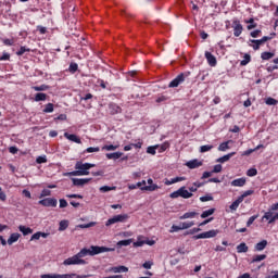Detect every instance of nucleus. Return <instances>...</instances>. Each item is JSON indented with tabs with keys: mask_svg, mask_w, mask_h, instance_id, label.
<instances>
[{
	"mask_svg": "<svg viewBox=\"0 0 278 278\" xmlns=\"http://www.w3.org/2000/svg\"><path fill=\"white\" fill-rule=\"evenodd\" d=\"M88 249H81L77 254L73 255L72 257L66 258L63 262L64 266H86L87 262L84 257H87Z\"/></svg>",
	"mask_w": 278,
	"mask_h": 278,
	"instance_id": "nucleus-1",
	"label": "nucleus"
},
{
	"mask_svg": "<svg viewBox=\"0 0 278 278\" xmlns=\"http://www.w3.org/2000/svg\"><path fill=\"white\" fill-rule=\"evenodd\" d=\"M90 168H94L92 163H83L81 161L76 162L74 172H70V177H84V175H90Z\"/></svg>",
	"mask_w": 278,
	"mask_h": 278,
	"instance_id": "nucleus-2",
	"label": "nucleus"
},
{
	"mask_svg": "<svg viewBox=\"0 0 278 278\" xmlns=\"http://www.w3.org/2000/svg\"><path fill=\"white\" fill-rule=\"evenodd\" d=\"M179 197H181V199H192L193 194L188 191L186 187H180L178 190L169 194L170 199H179Z\"/></svg>",
	"mask_w": 278,
	"mask_h": 278,
	"instance_id": "nucleus-3",
	"label": "nucleus"
},
{
	"mask_svg": "<svg viewBox=\"0 0 278 278\" xmlns=\"http://www.w3.org/2000/svg\"><path fill=\"white\" fill-rule=\"evenodd\" d=\"M114 251V248L91 245L90 250L87 249L88 255H99L100 253H110Z\"/></svg>",
	"mask_w": 278,
	"mask_h": 278,
	"instance_id": "nucleus-4",
	"label": "nucleus"
},
{
	"mask_svg": "<svg viewBox=\"0 0 278 278\" xmlns=\"http://www.w3.org/2000/svg\"><path fill=\"white\" fill-rule=\"evenodd\" d=\"M218 233H220V230L212 229V230L204 231V232L193 236V240H205L207 238H216V236H218Z\"/></svg>",
	"mask_w": 278,
	"mask_h": 278,
	"instance_id": "nucleus-5",
	"label": "nucleus"
},
{
	"mask_svg": "<svg viewBox=\"0 0 278 278\" xmlns=\"http://www.w3.org/2000/svg\"><path fill=\"white\" fill-rule=\"evenodd\" d=\"M186 77H188V74L180 73L176 78H174L169 85L168 88H178L186 81Z\"/></svg>",
	"mask_w": 278,
	"mask_h": 278,
	"instance_id": "nucleus-6",
	"label": "nucleus"
},
{
	"mask_svg": "<svg viewBox=\"0 0 278 278\" xmlns=\"http://www.w3.org/2000/svg\"><path fill=\"white\" fill-rule=\"evenodd\" d=\"M232 28H233V36L236 38H239V36L242 35V31H244V27L242 26V24L240 23V20H235L232 22Z\"/></svg>",
	"mask_w": 278,
	"mask_h": 278,
	"instance_id": "nucleus-7",
	"label": "nucleus"
},
{
	"mask_svg": "<svg viewBox=\"0 0 278 278\" xmlns=\"http://www.w3.org/2000/svg\"><path fill=\"white\" fill-rule=\"evenodd\" d=\"M39 205L43 207H58V200L55 198H46L39 201Z\"/></svg>",
	"mask_w": 278,
	"mask_h": 278,
	"instance_id": "nucleus-8",
	"label": "nucleus"
},
{
	"mask_svg": "<svg viewBox=\"0 0 278 278\" xmlns=\"http://www.w3.org/2000/svg\"><path fill=\"white\" fill-rule=\"evenodd\" d=\"M204 56L206 58V62L208 64V66H216L218 64V61L216 60V56H214V54H212V52L206 51L204 53Z\"/></svg>",
	"mask_w": 278,
	"mask_h": 278,
	"instance_id": "nucleus-9",
	"label": "nucleus"
},
{
	"mask_svg": "<svg viewBox=\"0 0 278 278\" xmlns=\"http://www.w3.org/2000/svg\"><path fill=\"white\" fill-rule=\"evenodd\" d=\"M92 181V178H72L73 186H86V184H90Z\"/></svg>",
	"mask_w": 278,
	"mask_h": 278,
	"instance_id": "nucleus-10",
	"label": "nucleus"
},
{
	"mask_svg": "<svg viewBox=\"0 0 278 278\" xmlns=\"http://www.w3.org/2000/svg\"><path fill=\"white\" fill-rule=\"evenodd\" d=\"M75 275H64V274H43L40 278H73Z\"/></svg>",
	"mask_w": 278,
	"mask_h": 278,
	"instance_id": "nucleus-11",
	"label": "nucleus"
},
{
	"mask_svg": "<svg viewBox=\"0 0 278 278\" xmlns=\"http://www.w3.org/2000/svg\"><path fill=\"white\" fill-rule=\"evenodd\" d=\"M64 138L71 140V142H75L76 144H81V139L77 135H71L68 132H64Z\"/></svg>",
	"mask_w": 278,
	"mask_h": 278,
	"instance_id": "nucleus-12",
	"label": "nucleus"
},
{
	"mask_svg": "<svg viewBox=\"0 0 278 278\" xmlns=\"http://www.w3.org/2000/svg\"><path fill=\"white\" fill-rule=\"evenodd\" d=\"M230 184L235 188H242L243 186L247 185V178H237V179L232 180Z\"/></svg>",
	"mask_w": 278,
	"mask_h": 278,
	"instance_id": "nucleus-13",
	"label": "nucleus"
},
{
	"mask_svg": "<svg viewBox=\"0 0 278 278\" xmlns=\"http://www.w3.org/2000/svg\"><path fill=\"white\" fill-rule=\"evenodd\" d=\"M197 216H199V213L197 211H191V212H187L185 214H182L179 219L180 220H186L188 218H197Z\"/></svg>",
	"mask_w": 278,
	"mask_h": 278,
	"instance_id": "nucleus-14",
	"label": "nucleus"
},
{
	"mask_svg": "<svg viewBox=\"0 0 278 278\" xmlns=\"http://www.w3.org/2000/svg\"><path fill=\"white\" fill-rule=\"evenodd\" d=\"M186 166H188V168H199V166H203V162L199 161V160H192L186 163Z\"/></svg>",
	"mask_w": 278,
	"mask_h": 278,
	"instance_id": "nucleus-15",
	"label": "nucleus"
},
{
	"mask_svg": "<svg viewBox=\"0 0 278 278\" xmlns=\"http://www.w3.org/2000/svg\"><path fill=\"white\" fill-rule=\"evenodd\" d=\"M18 238H21V233L13 232V233H11V236L9 237L7 242L10 247H12V244H14V242H18Z\"/></svg>",
	"mask_w": 278,
	"mask_h": 278,
	"instance_id": "nucleus-16",
	"label": "nucleus"
},
{
	"mask_svg": "<svg viewBox=\"0 0 278 278\" xmlns=\"http://www.w3.org/2000/svg\"><path fill=\"white\" fill-rule=\"evenodd\" d=\"M110 270L111 273H129V268L125 265L112 267Z\"/></svg>",
	"mask_w": 278,
	"mask_h": 278,
	"instance_id": "nucleus-17",
	"label": "nucleus"
},
{
	"mask_svg": "<svg viewBox=\"0 0 278 278\" xmlns=\"http://www.w3.org/2000/svg\"><path fill=\"white\" fill-rule=\"evenodd\" d=\"M109 109H110L111 114H121V112H123L121 106H118V104H116V103H111L109 105Z\"/></svg>",
	"mask_w": 278,
	"mask_h": 278,
	"instance_id": "nucleus-18",
	"label": "nucleus"
},
{
	"mask_svg": "<svg viewBox=\"0 0 278 278\" xmlns=\"http://www.w3.org/2000/svg\"><path fill=\"white\" fill-rule=\"evenodd\" d=\"M106 160H121L123 157V152H113L105 154Z\"/></svg>",
	"mask_w": 278,
	"mask_h": 278,
	"instance_id": "nucleus-19",
	"label": "nucleus"
},
{
	"mask_svg": "<svg viewBox=\"0 0 278 278\" xmlns=\"http://www.w3.org/2000/svg\"><path fill=\"white\" fill-rule=\"evenodd\" d=\"M233 155H236V152H230V153L217 159V162H219V164H225V162H229V160H231V157H233Z\"/></svg>",
	"mask_w": 278,
	"mask_h": 278,
	"instance_id": "nucleus-20",
	"label": "nucleus"
},
{
	"mask_svg": "<svg viewBox=\"0 0 278 278\" xmlns=\"http://www.w3.org/2000/svg\"><path fill=\"white\" fill-rule=\"evenodd\" d=\"M266 247H268V241L262 240L255 244L254 249H255V251H264V249H266Z\"/></svg>",
	"mask_w": 278,
	"mask_h": 278,
	"instance_id": "nucleus-21",
	"label": "nucleus"
},
{
	"mask_svg": "<svg viewBox=\"0 0 278 278\" xmlns=\"http://www.w3.org/2000/svg\"><path fill=\"white\" fill-rule=\"evenodd\" d=\"M159 189L160 187L156 184L141 187L142 191H148V192H155V190H159Z\"/></svg>",
	"mask_w": 278,
	"mask_h": 278,
	"instance_id": "nucleus-22",
	"label": "nucleus"
},
{
	"mask_svg": "<svg viewBox=\"0 0 278 278\" xmlns=\"http://www.w3.org/2000/svg\"><path fill=\"white\" fill-rule=\"evenodd\" d=\"M20 231L23 233V236H29V233H34V229L27 227V226H18Z\"/></svg>",
	"mask_w": 278,
	"mask_h": 278,
	"instance_id": "nucleus-23",
	"label": "nucleus"
},
{
	"mask_svg": "<svg viewBox=\"0 0 278 278\" xmlns=\"http://www.w3.org/2000/svg\"><path fill=\"white\" fill-rule=\"evenodd\" d=\"M249 251V245L247 243L242 242L239 245H237V253H247Z\"/></svg>",
	"mask_w": 278,
	"mask_h": 278,
	"instance_id": "nucleus-24",
	"label": "nucleus"
},
{
	"mask_svg": "<svg viewBox=\"0 0 278 278\" xmlns=\"http://www.w3.org/2000/svg\"><path fill=\"white\" fill-rule=\"evenodd\" d=\"M250 42H252V48L254 51H258L260 47L264 45L260 39H251Z\"/></svg>",
	"mask_w": 278,
	"mask_h": 278,
	"instance_id": "nucleus-25",
	"label": "nucleus"
},
{
	"mask_svg": "<svg viewBox=\"0 0 278 278\" xmlns=\"http://www.w3.org/2000/svg\"><path fill=\"white\" fill-rule=\"evenodd\" d=\"M115 218L117 219V223H127V220H129V215L119 214V215H115Z\"/></svg>",
	"mask_w": 278,
	"mask_h": 278,
	"instance_id": "nucleus-26",
	"label": "nucleus"
},
{
	"mask_svg": "<svg viewBox=\"0 0 278 278\" xmlns=\"http://www.w3.org/2000/svg\"><path fill=\"white\" fill-rule=\"evenodd\" d=\"M266 254H258V255H254L252 258V264H255L257 262H264V260H266Z\"/></svg>",
	"mask_w": 278,
	"mask_h": 278,
	"instance_id": "nucleus-27",
	"label": "nucleus"
},
{
	"mask_svg": "<svg viewBox=\"0 0 278 278\" xmlns=\"http://www.w3.org/2000/svg\"><path fill=\"white\" fill-rule=\"evenodd\" d=\"M245 23L250 24L247 26V29H249V31H251V29H255V27H257V23H255V20L253 17L245 21Z\"/></svg>",
	"mask_w": 278,
	"mask_h": 278,
	"instance_id": "nucleus-28",
	"label": "nucleus"
},
{
	"mask_svg": "<svg viewBox=\"0 0 278 278\" xmlns=\"http://www.w3.org/2000/svg\"><path fill=\"white\" fill-rule=\"evenodd\" d=\"M214 212H216V208H210V210L202 212V214L200 216H201V218H208V216H213Z\"/></svg>",
	"mask_w": 278,
	"mask_h": 278,
	"instance_id": "nucleus-29",
	"label": "nucleus"
},
{
	"mask_svg": "<svg viewBox=\"0 0 278 278\" xmlns=\"http://www.w3.org/2000/svg\"><path fill=\"white\" fill-rule=\"evenodd\" d=\"M68 229V220L63 219L59 224V231H66Z\"/></svg>",
	"mask_w": 278,
	"mask_h": 278,
	"instance_id": "nucleus-30",
	"label": "nucleus"
},
{
	"mask_svg": "<svg viewBox=\"0 0 278 278\" xmlns=\"http://www.w3.org/2000/svg\"><path fill=\"white\" fill-rule=\"evenodd\" d=\"M240 203H242L240 198H238L235 202H232L231 205L229 206L231 212H236V210L240 207Z\"/></svg>",
	"mask_w": 278,
	"mask_h": 278,
	"instance_id": "nucleus-31",
	"label": "nucleus"
},
{
	"mask_svg": "<svg viewBox=\"0 0 278 278\" xmlns=\"http://www.w3.org/2000/svg\"><path fill=\"white\" fill-rule=\"evenodd\" d=\"M35 101H47V93L38 92L35 94Z\"/></svg>",
	"mask_w": 278,
	"mask_h": 278,
	"instance_id": "nucleus-32",
	"label": "nucleus"
},
{
	"mask_svg": "<svg viewBox=\"0 0 278 278\" xmlns=\"http://www.w3.org/2000/svg\"><path fill=\"white\" fill-rule=\"evenodd\" d=\"M129 244H131V239L121 240L117 242V248L129 247Z\"/></svg>",
	"mask_w": 278,
	"mask_h": 278,
	"instance_id": "nucleus-33",
	"label": "nucleus"
},
{
	"mask_svg": "<svg viewBox=\"0 0 278 278\" xmlns=\"http://www.w3.org/2000/svg\"><path fill=\"white\" fill-rule=\"evenodd\" d=\"M229 143H231V140L222 142L218 147V151H227V149H229Z\"/></svg>",
	"mask_w": 278,
	"mask_h": 278,
	"instance_id": "nucleus-34",
	"label": "nucleus"
},
{
	"mask_svg": "<svg viewBox=\"0 0 278 278\" xmlns=\"http://www.w3.org/2000/svg\"><path fill=\"white\" fill-rule=\"evenodd\" d=\"M214 149V146L212 144H205L200 147V153H207V151H212Z\"/></svg>",
	"mask_w": 278,
	"mask_h": 278,
	"instance_id": "nucleus-35",
	"label": "nucleus"
},
{
	"mask_svg": "<svg viewBox=\"0 0 278 278\" xmlns=\"http://www.w3.org/2000/svg\"><path fill=\"white\" fill-rule=\"evenodd\" d=\"M29 51H31V49L25 47V46H22L20 48V50L16 52V55H24L25 53H29Z\"/></svg>",
	"mask_w": 278,
	"mask_h": 278,
	"instance_id": "nucleus-36",
	"label": "nucleus"
},
{
	"mask_svg": "<svg viewBox=\"0 0 278 278\" xmlns=\"http://www.w3.org/2000/svg\"><path fill=\"white\" fill-rule=\"evenodd\" d=\"M53 110H54L53 103H48L43 109V114H51Z\"/></svg>",
	"mask_w": 278,
	"mask_h": 278,
	"instance_id": "nucleus-37",
	"label": "nucleus"
},
{
	"mask_svg": "<svg viewBox=\"0 0 278 278\" xmlns=\"http://www.w3.org/2000/svg\"><path fill=\"white\" fill-rule=\"evenodd\" d=\"M181 229H190V227H194V222H184L180 223Z\"/></svg>",
	"mask_w": 278,
	"mask_h": 278,
	"instance_id": "nucleus-38",
	"label": "nucleus"
},
{
	"mask_svg": "<svg viewBox=\"0 0 278 278\" xmlns=\"http://www.w3.org/2000/svg\"><path fill=\"white\" fill-rule=\"evenodd\" d=\"M262 60H271V58H275V53L273 52H263L261 54Z\"/></svg>",
	"mask_w": 278,
	"mask_h": 278,
	"instance_id": "nucleus-39",
	"label": "nucleus"
},
{
	"mask_svg": "<svg viewBox=\"0 0 278 278\" xmlns=\"http://www.w3.org/2000/svg\"><path fill=\"white\" fill-rule=\"evenodd\" d=\"M251 62V54H244L243 60L240 62V66H247Z\"/></svg>",
	"mask_w": 278,
	"mask_h": 278,
	"instance_id": "nucleus-40",
	"label": "nucleus"
},
{
	"mask_svg": "<svg viewBox=\"0 0 278 278\" xmlns=\"http://www.w3.org/2000/svg\"><path fill=\"white\" fill-rule=\"evenodd\" d=\"M118 149V146L114 144H105L102 147V151H116Z\"/></svg>",
	"mask_w": 278,
	"mask_h": 278,
	"instance_id": "nucleus-41",
	"label": "nucleus"
},
{
	"mask_svg": "<svg viewBox=\"0 0 278 278\" xmlns=\"http://www.w3.org/2000/svg\"><path fill=\"white\" fill-rule=\"evenodd\" d=\"M157 149H160V146H150L147 149V153H149L150 155H155V153H156L155 150H157Z\"/></svg>",
	"mask_w": 278,
	"mask_h": 278,
	"instance_id": "nucleus-42",
	"label": "nucleus"
},
{
	"mask_svg": "<svg viewBox=\"0 0 278 278\" xmlns=\"http://www.w3.org/2000/svg\"><path fill=\"white\" fill-rule=\"evenodd\" d=\"M257 218H260L258 214L251 216L247 222V227H251L253 225V223H255V220H257Z\"/></svg>",
	"mask_w": 278,
	"mask_h": 278,
	"instance_id": "nucleus-43",
	"label": "nucleus"
},
{
	"mask_svg": "<svg viewBox=\"0 0 278 278\" xmlns=\"http://www.w3.org/2000/svg\"><path fill=\"white\" fill-rule=\"evenodd\" d=\"M97 225L96 222H90L88 224H80L78 225L79 229H90V227H94Z\"/></svg>",
	"mask_w": 278,
	"mask_h": 278,
	"instance_id": "nucleus-44",
	"label": "nucleus"
},
{
	"mask_svg": "<svg viewBox=\"0 0 278 278\" xmlns=\"http://www.w3.org/2000/svg\"><path fill=\"white\" fill-rule=\"evenodd\" d=\"M117 219H116V215L113 216L112 218H109L106 222H105V227H111V225H116Z\"/></svg>",
	"mask_w": 278,
	"mask_h": 278,
	"instance_id": "nucleus-45",
	"label": "nucleus"
},
{
	"mask_svg": "<svg viewBox=\"0 0 278 278\" xmlns=\"http://www.w3.org/2000/svg\"><path fill=\"white\" fill-rule=\"evenodd\" d=\"M49 87L47 85H41V86H35L33 87V90H35L36 92H43L45 90H47Z\"/></svg>",
	"mask_w": 278,
	"mask_h": 278,
	"instance_id": "nucleus-46",
	"label": "nucleus"
},
{
	"mask_svg": "<svg viewBox=\"0 0 278 278\" xmlns=\"http://www.w3.org/2000/svg\"><path fill=\"white\" fill-rule=\"evenodd\" d=\"M78 68H79V65L77 63H71L68 71L70 73H77Z\"/></svg>",
	"mask_w": 278,
	"mask_h": 278,
	"instance_id": "nucleus-47",
	"label": "nucleus"
},
{
	"mask_svg": "<svg viewBox=\"0 0 278 278\" xmlns=\"http://www.w3.org/2000/svg\"><path fill=\"white\" fill-rule=\"evenodd\" d=\"M273 217V211L265 212L264 216L262 217V222L268 220Z\"/></svg>",
	"mask_w": 278,
	"mask_h": 278,
	"instance_id": "nucleus-48",
	"label": "nucleus"
},
{
	"mask_svg": "<svg viewBox=\"0 0 278 278\" xmlns=\"http://www.w3.org/2000/svg\"><path fill=\"white\" fill-rule=\"evenodd\" d=\"M253 192H254L253 190H247L239 198L241 199V201H244V199H247V197H251Z\"/></svg>",
	"mask_w": 278,
	"mask_h": 278,
	"instance_id": "nucleus-49",
	"label": "nucleus"
},
{
	"mask_svg": "<svg viewBox=\"0 0 278 278\" xmlns=\"http://www.w3.org/2000/svg\"><path fill=\"white\" fill-rule=\"evenodd\" d=\"M37 164H47V155H41L36 159Z\"/></svg>",
	"mask_w": 278,
	"mask_h": 278,
	"instance_id": "nucleus-50",
	"label": "nucleus"
},
{
	"mask_svg": "<svg viewBox=\"0 0 278 278\" xmlns=\"http://www.w3.org/2000/svg\"><path fill=\"white\" fill-rule=\"evenodd\" d=\"M45 197H51V190L49 189H43L40 193L39 199H45Z\"/></svg>",
	"mask_w": 278,
	"mask_h": 278,
	"instance_id": "nucleus-51",
	"label": "nucleus"
},
{
	"mask_svg": "<svg viewBox=\"0 0 278 278\" xmlns=\"http://www.w3.org/2000/svg\"><path fill=\"white\" fill-rule=\"evenodd\" d=\"M112 190H116V187L103 186L100 188V192H110Z\"/></svg>",
	"mask_w": 278,
	"mask_h": 278,
	"instance_id": "nucleus-52",
	"label": "nucleus"
},
{
	"mask_svg": "<svg viewBox=\"0 0 278 278\" xmlns=\"http://www.w3.org/2000/svg\"><path fill=\"white\" fill-rule=\"evenodd\" d=\"M99 151H101L99 147H96V148L90 147L86 149V153H99Z\"/></svg>",
	"mask_w": 278,
	"mask_h": 278,
	"instance_id": "nucleus-53",
	"label": "nucleus"
},
{
	"mask_svg": "<svg viewBox=\"0 0 278 278\" xmlns=\"http://www.w3.org/2000/svg\"><path fill=\"white\" fill-rule=\"evenodd\" d=\"M248 177H255L257 175V169L256 168H250L247 172Z\"/></svg>",
	"mask_w": 278,
	"mask_h": 278,
	"instance_id": "nucleus-54",
	"label": "nucleus"
},
{
	"mask_svg": "<svg viewBox=\"0 0 278 278\" xmlns=\"http://www.w3.org/2000/svg\"><path fill=\"white\" fill-rule=\"evenodd\" d=\"M2 42L5 47H14V39H3Z\"/></svg>",
	"mask_w": 278,
	"mask_h": 278,
	"instance_id": "nucleus-55",
	"label": "nucleus"
},
{
	"mask_svg": "<svg viewBox=\"0 0 278 278\" xmlns=\"http://www.w3.org/2000/svg\"><path fill=\"white\" fill-rule=\"evenodd\" d=\"M200 201L202 203H206V201H214V197H212V195H203V197L200 198Z\"/></svg>",
	"mask_w": 278,
	"mask_h": 278,
	"instance_id": "nucleus-56",
	"label": "nucleus"
},
{
	"mask_svg": "<svg viewBox=\"0 0 278 278\" xmlns=\"http://www.w3.org/2000/svg\"><path fill=\"white\" fill-rule=\"evenodd\" d=\"M168 147H170V144H168V142L163 143L162 146H159V153H164V151H166V149H168Z\"/></svg>",
	"mask_w": 278,
	"mask_h": 278,
	"instance_id": "nucleus-57",
	"label": "nucleus"
},
{
	"mask_svg": "<svg viewBox=\"0 0 278 278\" xmlns=\"http://www.w3.org/2000/svg\"><path fill=\"white\" fill-rule=\"evenodd\" d=\"M265 103L266 105H277V100L274 98H267Z\"/></svg>",
	"mask_w": 278,
	"mask_h": 278,
	"instance_id": "nucleus-58",
	"label": "nucleus"
},
{
	"mask_svg": "<svg viewBox=\"0 0 278 278\" xmlns=\"http://www.w3.org/2000/svg\"><path fill=\"white\" fill-rule=\"evenodd\" d=\"M182 229H181V224L179 225V226H177V225H173L172 227H170V233H175V231H181Z\"/></svg>",
	"mask_w": 278,
	"mask_h": 278,
	"instance_id": "nucleus-59",
	"label": "nucleus"
},
{
	"mask_svg": "<svg viewBox=\"0 0 278 278\" xmlns=\"http://www.w3.org/2000/svg\"><path fill=\"white\" fill-rule=\"evenodd\" d=\"M97 84H99L100 88H102V90H105V88H108V83L103 81V79H98Z\"/></svg>",
	"mask_w": 278,
	"mask_h": 278,
	"instance_id": "nucleus-60",
	"label": "nucleus"
},
{
	"mask_svg": "<svg viewBox=\"0 0 278 278\" xmlns=\"http://www.w3.org/2000/svg\"><path fill=\"white\" fill-rule=\"evenodd\" d=\"M199 231H201V228H200V227H198V228H192V229H190V230L187 232V235H188V236H194V233H199Z\"/></svg>",
	"mask_w": 278,
	"mask_h": 278,
	"instance_id": "nucleus-61",
	"label": "nucleus"
},
{
	"mask_svg": "<svg viewBox=\"0 0 278 278\" xmlns=\"http://www.w3.org/2000/svg\"><path fill=\"white\" fill-rule=\"evenodd\" d=\"M222 170H223V165L217 164V165H215V166L213 167L212 173H213V174H214V173H222Z\"/></svg>",
	"mask_w": 278,
	"mask_h": 278,
	"instance_id": "nucleus-62",
	"label": "nucleus"
},
{
	"mask_svg": "<svg viewBox=\"0 0 278 278\" xmlns=\"http://www.w3.org/2000/svg\"><path fill=\"white\" fill-rule=\"evenodd\" d=\"M10 60V53L3 52V54L0 56V62H5Z\"/></svg>",
	"mask_w": 278,
	"mask_h": 278,
	"instance_id": "nucleus-63",
	"label": "nucleus"
},
{
	"mask_svg": "<svg viewBox=\"0 0 278 278\" xmlns=\"http://www.w3.org/2000/svg\"><path fill=\"white\" fill-rule=\"evenodd\" d=\"M37 31H39V34H41V36H42L45 34H47V27L38 25Z\"/></svg>",
	"mask_w": 278,
	"mask_h": 278,
	"instance_id": "nucleus-64",
	"label": "nucleus"
}]
</instances>
